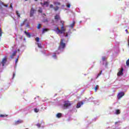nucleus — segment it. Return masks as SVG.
Here are the masks:
<instances>
[{"label":"nucleus","mask_w":129,"mask_h":129,"mask_svg":"<svg viewBox=\"0 0 129 129\" xmlns=\"http://www.w3.org/2000/svg\"><path fill=\"white\" fill-rule=\"evenodd\" d=\"M55 31L56 32L57 34H64V35H65L66 29H65L64 27V22H62L61 30L59 29V27H56Z\"/></svg>","instance_id":"nucleus-1"},{"label":"nucleus","mask_w":129,"mask_h":129,"mask_svg":"<svg viewBox=\"0 0 129 129\" xmlns=\"http://www.w3.org/2000/svg\"><path fill=\"white\" fill-rule=\"evenodd\" d=\"M64 40L63 39H61L60 40V45L58 47V49H60V48H62V49H64L65 47L66 46V44L63 42Z\"/></svg>","instance_id":"nucleus-2"},{"label":"nucleus","mask_w":129,"mask_h":129,"mask_svg":"<svg viewBox=\"0 0 129 129\" xmlns=\"http://www.w3.org/2000/svg\"><path fill=\"white\" fill-rule=\"evenodd\" d=\"M35 12H36V10L34 9V8H31L30 12V17H33L34 16V14H35Z\"/></svg>","instance_id":"nucleus-3"},{"label":"nucleus","mask_w":129,"mask_h":129,"mask_svg":"<svg viewBox=\"0 0 129 129\" xmlns=\"http://www.w3.org/2000/svg\"><path fill=\"white\" fill-rule=\"evenodd\" d=\"M123 96H124V93L123 92H119L117 95V98L120 99Z\"/></svg>","instance_id":"nucleus-4"},{"label":"nucleus","mask_w":129,"mask_h":129,"mask_svg":"<svg viewBox=\"0 0 129 129\" xmlns=\"http://www.w3.org/2000/svg\"><path fill=\"white\" fill-rule=\"evenodd\" d=\"M123 68L121 67L120 70L117 73V76H121L123 74Z\"/></svg>","instance_id":"nucleus-5"},{"label":"nucleus","mask_w":129,"mask_h":129,"mask_svg":"<svg viewBox=\"0 0 129 129\" xmlns=\"http://www.w3.org/2000/svg\"><path fill=\"white\" fill-rule=\"evenodd\" d=\"M71 105V103L69 102H65L64 104V107H66V108H68V107L70 106Z\"/></svg>","instance_id":"nucleus-6"},{"label":"nucleus","mask_w":129,"mask_h":129,"mask_svg":"<svg viewBox=\"0 0 129 129\" xmlns=\"http://www.w3.org/2000/svg\"><path fill=\"white\" fill-rule=\"evenodd\" d=\"M83 102H82L78 103L76 106L77 108H80V107H81V105H83Z\"/></svg>","instance_id":"nucleus-7"},{"label":"nucleus","mask_w":129,"mask_h":129,"mask_svg":"<svg viewBox=\"0 0 129 129\" xmlns=\"http://www.w3.org/2000/svg\"><path fill=\"white\" fill-rule=\"evenodd\" d=\"M54 19H55L56 22H58V21H59V20H61V18H60V16L59 15H56L54 16Z\"/></svg>","instance_id":"nucleus-8"},{"label":"nucleus","mask_w":129,"mask_h":129,"mask_svg":"<svg viewBox=\"0 0 129 129\" xmlns=\"http://www.w3.org/2000/svg\"><path fill=\"white\" fill-rule=\"evenodd\" d=\"M43 7H46V8H48V7H49V2H44L43 4Z\"/></svg>","instance_id":"nucleus-9"},{"label":"nucleus","mask_w":129,"mask_h":129,"mask_svg":"<svg viewBox=\"0 0 129 129\" xmlns=\"http://www.w3.org/2000/svg\"><path fill=\"white\" fill-rule=\"evenodd\" d=\"M6 63H7V58L5 57L2 62V64H3V66H5V64H6Z\"/></svg>","instance_id":"nucleus-10"},{"label":"nucleus","mask_w":129,"mask_h":129,"mask_svg":"<svg viewBox=\"0 0 129 129\" xmlns=\"http://www.w3.org/2000/svg\"><path fill=\"white\" fill-rule=\"evenodd\" d=\"M4 6V7H6V8H8L9 7V5H5L3 2L0 1V7L2 8V6Z\"/></svg>","instance_id":"nucleus-11"},{"label":"nucleus","mask_w":129,"mask_h":129,"mask_svg":"<svg viewBox=\"0 0 129 129\" xmlns=\"http://www.w3.org/2000/svg\"><path fill=\"white\" fill-rule=\"evenodd\" d=\"M74 26H75V21H73L72 24H71L70 25V28H72V29H73V28H74Z\"/></svg>","instance_id":"nucleus-12"},{"label":"nucleus","mask_w":129,"mask_h":129,"mask_svg":"<svg viewBox=\"0 0 129 129\" xmlns=\"http://www.w3.org/2000/svg\"><path fill=\"white\" fill-rule=\"evenodd\" d=\"M25 34H26L27 37H28V38H31V37H32V35H31V34H30V33L29 32H27V31H25L24 32Z\"/></svg>","instance_id":"nucleus-13"},{"label":"nucleus","mask_w":129,"mask_h":129,"mask_svg":"<svg viewBox=\"0 0 129 129\" xmlns=\"http://www.w3.org/2000/svg\"><path fill=\"white\" fill-rule=\"evenodd\" d=\"M23 123V120L20 119L17 121H16L15 124H20V123Z\"/></svg>","instance_id":"nucleus-14"},{"label":"nucleus","mask_w":129,"mask_h":129,"mask_svg":"<svg viewBox=\"0 0 129 129\" xmlns=\"http://www.w3.org/2000/svg\"><path fill=\"white\" fill-rule=\"evenodd\" d=\"M56 117H57V118H60V117H62V113H58L56 114Z\"/></svg>","instance_id":"nucleus-15"},{"label":"nucleus","mask_w":129,"mask_h":129,"mask_svg":"<svg viewBox=\"0 0 129 129\" xmlns=\"http://www.w3.org/2000/svg\"><path fill=\"white\" fill-rule=\"evenodd\" d=\"M17 54V51H15L13 54L11 56V58L12 59H13L14 58V57H15V56H16Z\"/></svg>","instance_id":"nucleus-16"},{"label":"nucleus","mask_w":129,"mask_h":129,"mask_svg":"<svg viewBox=\"0 0 129 129\" xmlns=\"http://www.w3.org/2000/svg\"><path fill=\"white\" fill-rule=\"evenodd\" d=\"M49 31V29H43L42 31V34H44V33H45V32H48Z\"/></svg>","instance_id":"nucleus-17"},{"label":"nucleus","mask_w":129,"mask_h":129,"mask_svg":"<svg viewBox=\"0 0 129 129\" xmlns=\"http://www.w3.org/2000/svg\"><path fill=\"white\" fill-rule=\"evenodd\" d=\"M54 10L55 11V12H57V11H58V10H59V7L58 6H56L55 8H53Z\"/></svg>","instance_id":"nucleus-18"},{"label":"nucleus","mask_w":129,"mask_h":129,"mask_svg":"<svg viewBox=\"0 0 129 129\" xmlns=\"http://www.w3.org/2000/svg\"><path fill=\"white\" fill-rule=\"evenodd\" d=\"M16 14L17 16L18 17V18H20V13H19L18 11H16Z\"/></svg>","instance_id":"nucleus-19"},{"label":"nucleus","mask_w":129,"mask_h":129,"mask_svg":"<svg viewBox=\"0 0 129 129\" xmlns=\"http://www.w3.org/2000/svg\"><path fill=\"white\" fill-rule=\"evenodd\" d=\"M27 21V20L25 19V21H23V22L21 24V27H22V26H24L25 25V23H26Z\"/></svg>","instance_id":"nucleus-20"},{"label":"nucleus","mask_w":129,"mask_h":129,"mask_svg":"<svg viewBox=\"0 0 129 129\" xmlns=\"http://www.w3.org/2000/svg\"><path fill=\"white\" fill-rule=\"evenodd\" d=\"M120 113V110L119 109L116 110V114H119Z\"/></svg>","instance_id":"nucleus-21"},{"label":"nucleus","mask_w":129,"mask_h":129,"mask_svg":"<svg viewBox=\"0 0 129 129\" xmlns=\"http://www.w3.org/2000/svg\"><path fill=\"white\" fill-rule=\"evenodd\" d=\"M48 22H49V21L47 19H43V23H48Z\"/></svg>","instance_id":"nucleus-22"},{"label":"nucleus","mask_w":129,"mask_h":129,"mask_svg":"<svg viewBox=\"0 0 129 129\" xmlns=\"http://www.w3.org/2000/svg\"><path fill=\"white\" fill-rule=\"evenodd\" d=\"M3 36V32L2 30V28H0V37H2Z\"/></svg>","instance_id":"nucleus-23"},{"label":"nucleus","mask_w":129,"mask_h":129,"mask_svg":"<svg viewBox=\"0 0 129 129\" xmlns=\"http://www.w3.org/2000/svg\"><path fill=\"white\" fill-rule=\"evenodd\" d=\"M53 4L54 5H58V6H60V5H61L60 3H58V2H54Z\"/></svg>","instance_id":"nucleus-24"},{"label":"nucleus","mask_w":129,"mask_h":129,"mask_svg":"<svg viewBox=\"0 0 129 129\" xmlns=\"http://www.w3.org/2000/svg\"><path fill=\"white\" fill-rule=\"evenodd\" d=\"M35 41H36V42H39V41H40V38H39V37H36V38H35Z\"/></svg>","instance_id":"nucleus-25"},{"label":"nucleus","mask_w":129,"mask_h":129,"mask_svg":"<svg viewBox=\"0 0 129 129\" xmlns=\"http://www.w3.org/2000/svg\"><path fill=\"white\" fill-rule=\"evenodd\" d=\"M34 111L35 112H39V109H37V108H34Z\"/></svg>","instance_id":"nucleus-26"},{"label":"nucleus","mask_w":129,"mask_h":129,"mask_svg":"<svg viewBox=\"0 0 129 129\" xmlns=\"http://www.w3.org/2000/svg\"><path fill=\"white\" fill-rule=\"evenodd\" d=\"M38 12L39 13H40L41 14H42V8H40L39 10H38Z\"/></svg>","instance_id":"nucleus-27"},{"label":"nucleus","mask_w":129,"mask_h":129,"mask_svg":"<svg viewBox=\"0 0 129 129\" xmlns=\"http://www.w3.org/2000/svg\"><path fill=\"white\" fill-rule=\"evenodd\" d=\"M37 29H41V24H39L37 26Z\"/></svg>","instance_id":"nucleus-28"},{"label":"nucleus","mask_w":129,"mask_h":129,"mask_svg":"<svg viewBox=\"0 0 129 129\" xmlns=\"http://www.w3.org/2000/svg\"><path fill=\"white\" fill-rule=\"evenodd\" d=\"M102 73V71H101L98 74L97 77H99L100 75H101V74Z\"/></svg>","instance_id":"nucleus-29"},{"label":"nucleus","mask_w":129,"mask_h":129,"mask_svg":"<svg viewBox=\"0 0 129 129\" xmlns=\"http://www.w3.org/2000/svg\"><path fill=\"white\" fill-rule=\"evenodd\" d=\"M106 59H107L106 57L103 56L102 57V61H105V60H106Z\"/></svg>","instance_id":"nucleus-30"},{"label":"nucleus","mask_w":129,"mask_h":129,"mask_svg":"<svg viewBox=\"0 0 129 129\" xmlns=\"http://www.w3.org/2000/svg\"><path fill=\"white\" fill-rule=\"evenodd\" d=\"M97 89H98V85H96L95 87V91H96L97 90Z\"/></svg>","instance_id":"nucleus-31"},{"label":"nucleus","mask_w":129,"mask_h":129,"mask_svg":"<svg viewBox=\"0 0 129 129\" xmlns=\"http://www.w3.org/2000/svg\"><path fill=\"white\" fill-rule=\"evenodd\" d=\"M36 125L38 127H41V123H38L36 124Z\"/></svg>","instance_id":"nucleus-32"},{"label":"nucleus","mask_w":129,"mask_h":129,"mask_svg":"<svg viewBox=\"0 0 129 129\" xmlns=\"http://www.w3.org/2000/svg\"><path fill=\"white\" fill-rule=\"evenodd\" d=\"M49 8L50 9H54V6H53V5L51 4L49 6Z\"/></svg>","instance_id":"nucleus-33"},{"label":"nucleus","mask_w":129,"mask_h":129,"mask_svg":"<svg viewBox=\"0 0 129 129\" xmlns=\"http://www.w3.org/2000/svg\"><path fill=\"white\" fill-rule=\"evenodd\" d=\"M67 8H68L69 9L70 8V7H71V5H70V4H68L67 5Z\"/></svg>","instance_id":"nucleus-34"},{"label":"nucleus","mask_w":129,"mask_h":129,"mask_svg":"<svg viewBox=\"0 0 129 129\" xmlns=\"http://www.w3.org/2000/svg\"><path fill=\"white\" fill-rule=\"evenodd\" d=\"M15 76H16V73L14 72L12 79H14V78H15Z\"/></svg>","instance_id":"nucleus-35"},{"label":"nucleus","mask_w":129,"mask_h":129,"mask_svg":"<svg viewBox=\"0 0 129 129\" xmlns=\"http://www.w3.org/2000/svg\"><path fill=\"white\" fill-rule=\"evenodd\" d=\"M5 116H7L6 115L1 114L0 117H5Z\"/></svg>","instance_id":"nucleus-36"},{"label":"nucleus","mask_w":129,"mask_h":129,"mask_svg":"<svg viewBox=\"0 0 129 129\" xmlns=\"http://www.w3.org/2000/svg\"><path fill=\"white\" fill-rule=\"evenodd\" d=\"M38 47H39V48H42V45L41 44L38 43Z\"/></svg>","instance_id":"nucleus-37"},{"label":"nucleus","mask_w":129,"mask_h":129,"mask_svg":"<svg viewBox=\"0 0 129 129\" xmlns=\"http://www.w3.org/2000/svg\"><path fill=\"white\" fill-rule=\"evenodd\" d=\"M52 57H53V58H56V53H54V55H52Z\"/></svg>","instance_id":"nucleus-38"},{"label":"nucleus","mask_w":129,"mask_h":129,"mask_svg":"<svg viewBox=\"0 0 129 129\" xmlns=\"http://www.w3.org/2000/svg\"><path fill=\"white\" fill-rule=\"evenodd\" d=\"M18 61H19V59H18V58L16 59V64H17L18 63Z\"/></svg>","instance_id":"nucleus-39"},{"label":"nucleus","mask_w":129,"mask_h":129,"mask_svg":"<svg viewBox=\"0 0 129 129\" xmlns=\"http://www.w3.org/2000/svg\"><path fill=\"white\" fill-rule=\"evenodd\" d=\"M40 5H42V6L43 7V5H44V3H43L41 2V3H40Z\"/></svg>","instance_id":"nucleus-40"},{"label":"nucleus","mask_w":129,"mask_h":129,"mask_svg":"<svg viewBox=\"0 0 129 129\" xmlns=\"http://www.w3.org/2000/svg\"><path fill=\"white\" fill-rule=\"evenodd\" d=\"M63 22H64V21H62V20H60V24H61V25H62V24H63Z\"/></svg>","instance_id":"nucleus-41"},{"label":"nucleus","mask_w":129,"mask_h":129,"mask_svg":"<svg viewBox=\"0 0 129 129\" xmlns=\"http://www.w3.org/2000/svg\"><path fill=\"white\" fill-rule=\"evenodd\" d=\"M125 32H126L127 34H128V32H127V29L125 30Z\"/></svg>","instance_id":"nucleus-42"},{"label":"nucleus","mask_w":129,"mask_h":129,"mask_svg":"<svg viewBox=\"0 0 129 129\" xmlns=\"http://www.w3.org/2000/svg\"><path fill=\"white\" fill-rule=\"evenodd\" d=\"M10 8H11V9H13V6L12 5V4H11V5L10 6Z\"/></svg>","instance_id":"nucleus-43"},{"label":"nucleus","mask_w":129,"mask_h":129,"mask_svg":"<svg viewBox=\"0 0 129 129\" xmlns=\"http://www.w3.org/2000/svg\"><path fill=\"white\" fill-rule=\"evenodd\" d=\"M118 123V122H115V124H117Z\"/></svg>","instance_id":"nucleus-44"},{"label":"nucleus","mask_w":129,"mask_h":129,"mask_svg":"<svg viewBox=\"0 0 129 129\" xmlns=\"http://www.w3.org/2000/svg\"><path fill=\"white\" fill-rule=\"evenodd\" d=\"M66 37H68V34H67V35H66Z\"/></svg>","instance_id":"nucleus-45"},{"label":"nucleus","mask_w":129,"mask_h":129,"mask_svg":"<svg viewBox=\"0 0 129 129\" xmlns=\"http://www.w3.org/2000/svg\"><path fill=\"white\" fill-rule=\"evenodd\" d=\"M29 24H27V27H29Z\"/></svg>","instance_id":"nucleus-46"},{"label":"nucleus","mask_w":129,"mask_h":129,"mask_svg":"<svg viewBox=\"0 0 129 129\" xmlns=\"http://www.w3.org/2000/svg\"><path fill=\"white\" fill-rule=\"evenodd\" d=\"M35 2H38V0H34Z\"/></svg>","instance_id":"nucleus-47"},{"label":"nucleus","mask_w":129,"mask_h":129,"mask_svg":"<svg viewBox=\"0 0 129 129\" xmlns=\"http://www.w3.org/2000/svg\"><path fill=\"white\" fill-rule=\"evenodd\" d=\"M26 2H27V1H28V0H25Z\"/></svg>","instance_id":"nucleus-48"},{"label":"nucleus","mask_w":129,"mask_h":129,"mask_svg":"<svg viewBox=\"0 0 129 129\" xmlns=\"http://www.w3.org/2000/svg\"><path fill=\"white\" fill-rule=\"evenodd\" d=\"M18 58H19V56H18Z\"/></svg>","instance_id":"nucleus-49"}]
</instances>
